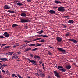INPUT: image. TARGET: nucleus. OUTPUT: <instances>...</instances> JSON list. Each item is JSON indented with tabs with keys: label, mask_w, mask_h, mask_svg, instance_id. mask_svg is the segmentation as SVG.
<instances>
[{
	"label": "nucleus",
	"mask_w": 78,
	"mask_h": 78,
	"mask_svg": "<svg viewBox=\"0 0 78 78\" xmlns=\"http://www.w3.org/2000/svg\"><path fill=\"white\" fill-rule=\"evenodd\" d=\"M57 69H59V70L60 71H62V72H66V69L61 66H58Z\"/></svg>",
	"instance_id": "f257e3e1"
},
{
	"label": "nucleus",
	"mask_w": 78,
	"mask_h": 78,
	"mask_svg": "<svg viewBox=\"0 0 78 78\" xmlns=\"http://www.w3.org/2000/svg\"><path fill=\"white\" fill-rule=\"evenodd\" d=\"M31 22V20H29V19L28 18H27V20L21 19L20 21V22H21V23H27V22Z\"/></svg>",
	"instance_id": "f03ea898"
},
{
	"label": "nucleus",
	"mask_w": 78,
	"mask_h": 78,
	"mask_svg": "<svg viewBox=\"0 0 78 78\" xmlns=\"http://www.w3.org/2000/svg\"><path fill=\"white\" fill-rule=\"evenodd\" d=\"M57 49L58 50L60 51H61V53H65L66 52V50L63 49V48H58Z\"/></svg>",
	"instance_id": "7ed1b4c3"
},
{
	"label": "nucleus",
	"mask_w": 78,
	"mask_h": 78,
	"mask_svg": "<svg viewBox=\"0 0 78 78\" xmlns=\"http://www.w3.org/2000/svg\"><path fill=\"white\" fill-rule=\"evenodd\" d=\"M56 39L57 40V43H59V42H61L62 41V38H61L60 37H56Z\"/></svg>",
	"instance_id": "20e7f679"
},
{
	"label": "nucleus",
	"mask_w": 78,
	"mask_h": 78,
	"mask_svg": "<svg viewBox=\"0 0 78 78\" xmlns=\"http://www.w3.org/2000/svg\"><path fill=\"white\" fill-rule=\"evenodd\" d=\"M54 74L57 77V78H60V76H59V73L57 72L56 71H54Z\"/></svg>",
	"instance_id": "39448f33"
},
{
	"label": "nucleus",
	"mask_w": 78,
	"mask_h": 78,
	"mask_svg": "<svg viewBox=\"0 0 78 78\" xmlns=\"http://www.w3.org/2000/svg\"><path fill=\"white\" fill-rule=\"evenodd\" d=\"M28 61L29 62H31L33 64H34V65H35V66H36L37 63L36 61H34V60H31L30 59H28Z\"/></svg>",
	"instance_id": "423d86ee"
},
{
	"label": "nucleus",
	"mask_w": 78,
	"mask_h": 78,
	"mask_svg": "<svg viewBox=\"0 0 78 78\" xmlns=\"http://www.w3.org/2000/svg\"><path fill=\"white\" fill-rule=\"evenodd\" d=\"M68 40L70 41H72V42H73V43H78V41H77L74 39H72L71 38L68 39Z\"/></svg>",
	"instance_id": "0eeeda50"
},
{
	"label": "nucleus",
	"mask_w": 78,
	"mask_h": 78,
	"mask_svg": "<svg viewBox=\"0 0 78 78\" xmlns=\"http://www.w3.org/2000/svg\"><path fill=\"white\" fill-rule=\"evenodd\" d=\"M49 12L51 14H55L56 13V12L55 10H50L49 11Z\"/></svg>",
	"instance_id": "6e6552de"
},
{
	"label": "nucleus",
	"mask_w": 78,
	"mask_h": 78,
	"mask_svg": "<svg viewBox=\"0 0 78 78\" xmlns=\"http://www.w3.org/2000/svg\"><path fill=\"white\" fill-rule=\"evenodd\" d=\"M65 68L67 70H69L71 68V66L70 65H66L65 66Z\"/></svg>",
	"instance_id": "1a4fd4ad"
},
{
	"label": "nucleus",
	"mask_w": 78,
	"mask_h": 78,
	"mask_svg": "<svg viewBox=\"0 0 78 78\" xmlns=\"http://www.w3.org/2000/svg\"><path fill=\"white\" fill-rule=\"evenodd\" d=\"M3 35L4 36H5V37H9V34L7 32H5L3 34Z\"/></svg>",
	"instance_id": "9d476101"
},
{
	"label": "nucleus",
	"mask_w": 78,
	"mask_h": 78,
	"mask_svg": "<svg viewBox=\"0 0 78 78\" xmlns=\"http://www.w3.org/2000/svg\"><path fill=\"white\" fill-rule=\"evenodd\" d=\"M31 50V48H26V49L24 50V52L25 53V52H27L28 51H29V50Z\"/></svg>",
	"instance_id": "9b49d317"
},
{
	"label": "nucleus",
	"mask_w": 78,
	"mask_h": 78,
	"mask_svg": "<svg viewBox=\"0 0 78 78\" xmlns=\"http://www.w3.org/2000/svg\"><path fill=\"white\" fill-rule=\"evenodd\" d=\"M4 8L5 9H10L11 8V7L9 6V5H5L4 6Z\"/></svg>",
	"instance_id": "f8f14e48"
},
{
	"label": "nucleus",
	"mask_w": 78,
	"mask_h": 78,
	"mask_svg": "<svg viewBox=\"0 0 78 78\" xmlns=\"http://www.w3.org/2000/svg\"><path fill=\"white\" fill-rule=\"evenodd\" d=\"M20 16H22V17H27V15H26V14L24 13H22L20 14Z\"/></svg>",
	"instance_id": "ddd939ff"
},
{
	"label": "nucleus",
	"mask_w": 78,
	"mask_h": 78,
	"mask_svg": "<svg viewBox=\"0 0 78 78\" xmlns=\"http://www.w3.org/2000/svg\"><path fill=\"white\" fill-rule=\"evenodd\" d=\"M0 59L2 61H8V58H0Z\"/></svg>",
	"instance_id": "4468645a"
},
{
	"label": "nucleus",
	"mask_w": 78,
	"mask_h": 78,
	"mask_svg": "<svg viewBox=\"0 0 78 78\" xmlns=\"http://www.w3.org/2000/svg\"><path fill=\"white\" fill-rule=\"evenodd\" d=\"M12 54H14V52H10L6 53V55L8 56H10V55H12Z\"/></svg>",
	"instance_id": "2eb2a0df"
},
{
	"label": "nucleus",
	"mask_w": 78,
	"mask_h": 78,
	"mask_svg": "<svg viewBox=\"0 0 78 78\" xmlns=\"http://www.w3.org/2000/svg\"><path fill=\"white\" fill-rule=\"evenodd\" d=\"M8 12H9L10 13H15V11H11L10 10H8L7 11Z\"/></svg>",
	"instance_id": "dca6fc26"
},
{
	"label": "nucleus",
	"mask_w": 78,
	"mask_h": 78,
	"mask_svg": "<svg viewBox=\"0 0 78 78\" xmlns=\"http://www.w3.org/2000/svg\"><path fill=\"white\" fill-rule=\"evenodd\" d=\"M65 11V9H64V7H61V9L60 11L62 12H64Z\"/></svg>",
	"instance_id": "f3484780"
},
{
	"label": "nucleus",
	"mask_w": 78,
	"mask_h": 78,
	"mask_svg": "<svg viewBox=\"0 0 78 78\" xmlns=\"http://www.w3.org/2000/svg\"><path fill=\"white\" fill-rule=\"evenodd\" d=\"M68 22L69 23H74V21L73 20H70L68 21Z\"/></svg>",
	"instance_id": "a211bd4d"
},
{
	"label": "nucleus",
	"mask_w": 78,
	"mask_h": 78,
	"mask_svg": "<svg viewBox=\"0 0 78 78\" xmlns=\"http://www.w3.org/2000/svg\"><path fill=\"white\" fill-rule=\"evenodd\" d=\"M37 36H39V37H41V36H42V37H48V36L47 35H37Z\"/></svg>",
	"instance_id": "6ab92c4d"
},
{
	"label": "nucleus",
	"mask_w": 78,
	"mask_h": 78,
	"mask_svg": "<svg viewBox=\"0 0 78 78\" xmlns=\"http://www.w3.org/2000/svg\"><path fill=\"white\" fill-rule=\"evenodd\" d=\"M70 34V33L68 32H67L65 34V36L66 37H68L69 36Z\"/></svg>",
	"instance_id": "aec40b11"
},
{
	"label": "nucleus",
	"mask_w": 78,
	"mask_h": 78,
	"mask_svg": "<svg viewBox=\"0 0 78 78\" xmlns=\"http://www.w3.org/2000/svg\"><path fill=\"white\" fill-rule=\"evenodd\" d=\"M18 25L16 24H13V25L12 26V28H15V27H18Z\"/></svg>",
	"instance_id": "412c9836"
},
{
	"label": "nucleus",
	"mask_w": 78,
	"mask_h": 78,
	"mask_svg": "<svg viewBox=\"0 0 78 78\" xmlns=\"http://www.w3.org/2000/svg\"><path fill=\"white\" fill-rule=\"evenodd\" d=\"M34 58L35 59H36V58H37L38 59H41V57L39 56L35 55L34 57Z\"/></svg>",
	"instance_id": "4be33fe9"
},
{
	"label": "nucleus",
	"mask_w": 78,
	"mask_h": 78,
	"mask_svg": "<svg viewBox=\"0 0 78 78\" xmlns=\"http://www.w3.org/2000/svg\"><path fill=\"white\" fill-rule=\"evenodd\" d=\"M17 5H18V6H23V4L20 2H18L17 3Z\"/></svg>",
	"instance_id": "5701e85b"
},
{
	"label": "nucleus",
	"mask_w": 78,
	"mask_h": 78,
	"mask_svg": "<svg viewBox=\"0 0 78 78\" xmlns=\"http://www.w3.org/2000/svg\"><path fill=\"white\" fill-rule=\"evenodd\" d=\"M40 75L42 77H44L45 76V73H44L43 72L42 73L40 74Z\"/></svg>",
	"instance_id": "b1692460"
},
{
	"label": "nucleus",
	"mask_w": 78,
	"mask_h": 78,
	"mask_svg": "<svg viewBox=\"0 0 78 78\" xmlns=\"http://www.w3.org/2000/svg\"><path fill=\"white\" fill-rule=\"evenodd\" d=\"M21 53H22L18 52H16L14 53V55H20V54H21Z\"/></svg>",
	"instance_id": "393cba45"
},
{
	"label": "nucleus",
	"mask_w": 78,
	"mask_h": 78,
	"mask_svg": "<svg viewBox=\"0 0 78 78\" xmlns=\"http://www.w3.org/2000/svg\"><path fill=\"white\" fill-rule=\"evenodd\" d=\"M54 2L55 3H61V2L58 1L57 0H55Z\"/></svg>",
	"instance_id": "a878e982"
},
{
	"label": "nucleus",
	"mask_w": 78,
	"mask_h": 78,
	"mask_svg": "<svg viewBox=\"0 0 78 78\" xmlns=\"http://www.w3.org/2000/svg\"><path fill=\"white\" fill-rule=\"evenodd\" d=\"M26 46H27V44H24L21 46V48H24L26 47Z\"/></svg>",
	"instance_id": "bb28decb"
},
{
	"label": "nucleus",
	"mask_w": 78,
	"mask_h": 78,
	"mask_svg": "<svg viewBox=\"0 0 78 78\" xmlns=\"http://www.w3.org/2000/svg\"><path fill=\"white\" fill-rule=\"evenodd\" d=\"M39 48H35L34 49H33L32 50V51H36V50H37V49H38Z\"/></svg>",
	"instance_id": "cd10ccee"
},
{
	"label": "nucleus",
	"mask_w": 78,
	"mask_h": 78,
	"mask_svg": "<svg viewBox=\"0 0 78 78\" xmlns=\"http://www.w3.org/2000/svg\"><path fill=\"white\" fill-rule=\"evenodd\" d=\"M44 32V31L43 30H41L40 31H39L37 32V33H39V34H42V33H43Z\"/></svg>",
	"instance_id": "c85d7f7f"
},
{
	"label": "nucleus",
	"mask_w": 78,
	"mask_h": 78,
	"mask_svg": "<svg viewBox=\"0 0 78 78\" xmlns=\"http://www.w3.org/2000/svg\"><path fill=\"white\" fill-rule=\"evenodd\" d=\"M24 42H27V44H28V43H30V42H31V41H28L27 40H25L24 41Z\"/></svg>",
	"instance_id": "c756f323"
},
{
	"label": "nucleus",
	"mask_w": 78,
	"mask_h": 78,
	"mask_svg": "<svg viewBox=\"0 0 78 78\" xmlns=\"http://www.w3.org/2000/svg\"><path fill=\"white\" fill-rule=\"evenodd\" d=\"M36 46V45L34 44H32L29 45V46H30L31 47H34Z\"/></svg>",
	"instance_id": "7c9ffc66"
},
{
	"label": "nucleus",
	"mask_w": 78,
	"mask_h": 78,
	"mask_svg": "<svg viewBox=\"0 0 78 78\" xmlns=\"http://www.w3.org/2000/svg\"><path fill=\"white\" fill-rule=\"evenodd\" d=\"M63 17L64 18H66V19H70V17H69L68 16H64Z\"/></svg>",
	"instance_id": "2f4dec72"
},
{
	"label": "nucleus",
	"mask_w": 78,
	"mask_h": 78,
	"mask_svg": "<svg viewBox=\"0 0 78 78\" xmlns=\"http://www.w3.org/2000/svg\"><path fill=\"white\" fill-rule=\"evenodd\" d=\"M4 38H5V37H3V35L0 36V39H4Z\"/></svg>",
	"instance_id": "473e14b6"
},
{
	"label": "nucleus",
	"mask_w": 78,
	"mask_h": 78,
	"mask_svg": "<svg viewBox=\"0 0 78 78\" xmlns=\"http://www.w3.org/2000/svg\"><path fill=\"white\" fill-rule=\"evenodd\" d=\"M40 42H45V40L44 39H42L41 40Z\"/></svg>",
	"instance_id": "72a5a7b5"
},
{
	"label": "nucleus",
	"mask_w": 78,
	"mask_h": 78,
	"mask_svg": "<svg viewBox=\"0 0 78 78\" xmlns=\"http://www.w3.org/2000/svg\"><path fill=\"white\" fill-rule=\"evenodd\" d=\"M0 65H1L0 69H1L2 68H3V65H2V63H0Z\"/></svg>",
	"instance_id": "f704fd0d"
},
{
	"label": "nucleus",
	"mask_w": 78,
	"mask_h": 78,
	"mask_svg": "<svg viewBox=\"0 0 78 78\" xmlns=\"http://www.w3.org/2000/svg\"><path fill=\"white\" fill-rule=\"evenodd\" d=\"M10 46H5V49H6V48H9L10 47Z\"/></svg>",
	"instance_id": "c9c22d12"
},
{
	"label": "nucleus",
	"mask_w": 78,
	"mask_h": 78,
	"mask_svg": "<svg viewBox=\"0 0 78 78\" xmlns=\"http://www.w3.org/2000/svg\"><path fill=\"white\" fill-rule=\"evenodd\" d=\"M41 45H42V44H41L36 45V46H37V47H40V46H41Z\"/></svg>",
	"instance_id": "e433bc0d"
},
{
	"label": "nucleus",
	"mask_w": 78,
	"mask_h": 78,
	"mask_svg": "<svg viewBox=\"0 0 78 78\" xmlns=\"http://www.w3.org/2000/svg\"><path fill=\"white\" fill-rule=\"evenodd\" d=\"M61 7H59L58 9V11H61Z\"/></svg>",
	"instance_id": "4c0bfd02"
},
{
	"label": "nucleus",
	"mask_w": 78,
	"mask_h": 78,
	"mask_svg": "<svg viewBox=\"0 0 78 78\" xmlns=\"http://www.w3.org/2000/svg\"><path fill=\"white\" fill-rule=\"evenodd\" d=\"M2 67H6V66H8V65H5L3 64V65H2Z\"/></svg>",
	"instance_id": "58836bf2"
},
{
	"label": "nucleus",
	"mask_w": 78,
	"mask_h": 78,
	"mask_svg": "<svg viewBox=\"0 0 78 78\" xmlns=\"http://www.w3.org/2000/svg\"><path fill=\"white\" fill-rule=\"evenodd\" d=\"M39 73H40V74L43 73L42 71V70L41 69H40L39 70Z\"/></svg>",
	"instance_id": "ea45409f"
},
{
	"label": "nucleus",
	"mask_w": 78,
	"mask_h": 78,
	"mask_svg": "<svg viewBox=\"0 0 78 78\" xmlns=\"http://www.w3.org/2000/svg\"><path fill=\"white\" fill-rule=\"evenodd\" d=\"M15 59H19V57L16 55Z\"/></svg>",
	"instance_id": "a19ab883"
},
{
	"label": "nucleus",
	"mask_w": 78,
	"mask_h": 78,
	"mask_svg": "<svg viewBox=\"0 0 78 78\" xmlns=\"http://www.w3.org/2000/svg\"><path fill=\"white\" fill-rule=\"evenodd\" d=\"M62 25L63 26V28H67V26H66L64 24H62Z\"/></svg>",
	"instance_id": "79ce46f5"
},
{
	"label": "nucleus",
	"mask_w": 78,
	"mask_h": 78,
	"mask_svg": "<svg viewBox=\"0 0 78 78\" xmlns=\"http://www.w3.org/2000/svg\"><path fill=\"white\" fill-rule=\"evenodd\" d=\"M17 76L19 77V78H23V77H21V76H20V75H19V74H17Z\"/></svg>",
	"instance_id": "37998d69"
},
{
	"label": "nucleus",
	"mask_w": 78,
	"mask_h": 78,
	"mask_svg": "<svg viewBox=\"0 0 78 78\" xmlns=\"http://www.w3.org/2000/svg\"><path fill=\"white\" fill-rule=\"evenodd\" d=\"M16 55L13 56L12 57V59L16 58Z\"/></svg>",
	"instance_id": "c03bdc74"
},
{
	"label": "nucleus",
	"mask_w": 78,
	"mask_h": 78,
	"mask_svg": "<svg viewBox=\"0 0 78 78\" xmlns=\"http://www.w3.org/2000/svg\"><path fill=\"white\" fill-rule=\"evenodd\" d=\"M30 55L31 58H33V54H30Z\"/></svg>",
	"instance_id": "a18cd8bd"
},
{
	"label": "nucleus",
	"mask_w": 78,
	"mask_h": 78,
	"mask_svg": "<svg viewBox=\"0 0 78 78\" xmlns=\"http://www.w3.org/2000/svg\"><path fill=\"white\" fill-rule=\"evenodd\" d=\"M48 53L49 55H51L52 54L51 53V52L49 51L48 52Z\"/></svg>",
	"instance_id": "49530a36"
},
{
	"label": "nucleus",
	"mask_w": 78,
	"mask_h": 78,
	"mask_svg": "<svg viewBox=\"0 0 78 78\" xmlns=\"http://www.w3.org/2000/svg\"><path fill=\"white\" fill-rule=\"evenodd\" d=\"M2 72H3V73L4 74L5 73V70H2Z\"/></svg>",
	"instance_id": "de8ad7c7"
},
{
	"label": "nucleus",
	"mask_w": 78,
	"mask_h": 78,
	"mask_svg": "<svg viewBox=\"0 0 78 78\" xmlns=\"http://www.w3.org/2000/svg\"><path fill=\"white\" fill-rule=\"evenodd\" d=\"M12 77H14V76H15V74H12Z\"/></svg>",
	"instance_id": "09e8293b"
},
{
	"label": "nucleus",
	"mask_w": 78,
	"mask_h": 78,
	"mask_svg": "<svg viewBox=\"0 0 78 78\" xmlns=\"http://www.w3.org/2000/svg\"><path fill=\"white\" fill-rule=\"evenodd\" d=\"M28 1V2H29V3H30V2H31V0H27Z\"/></svg>",
	"instance_id": "8fccbe9b"
},
{
	"label": "nucleus",
	"mask_w": 78,
	"mask_h": 78,
	"mask_svg": "<svg viewBox=\"0 0 78 78\" xmlns=\"http://www.w3.org/2000/svg\"><path fill=\"white\" fill-rule=\"evenodd\" d=\"M39 64H42V62H41L40 61H39Z\"/></svg>",
	"instance_id": "3c124183"
},
{
	"label": "nucleus",
	"mask_w": 78,
	"mask_h": 78,
	"mask_svg": "<svg viewBox=\"0 0 78 78\" xmlns=\"http://www.w3.org/2000/svg\"><path fill=\"white\" fill-rule=\"evenodd\" d=\"M37 41V39L36 38L33 41Z\"/></svg>",
	"instance_id": "603ef678"
},
{
	"label": "nucleus",
	"mask_w": 78,
	"mask_h": 78,
	"mask_svg": "<svg viewBox=\"0 0 78 78\" xmlns=\"http://www.w3.org/2000/svg\"><path fill=\"white\" fill-rule=\"evenodd\" d=\"M51 46V45L50 46H49V47H50V48H52L53 49V47H52Z\"/></svg>",
	"instance_id": "864d4df0"
},
{
	"label": "nucleus",
	"mask_w": 78,
	"mask_h": 78,
	"mask_svg": "<svg viewBox=\"0 0 78 78\" xmlns=\"http://www.w3.org/2000/svg\"><path fill=\"white\" fill-rule=\"evenodd\" d=\"M2 46H5V45H6V44H2Z\"/></svg>",
	"instance_id": "5fc2aeb1"
},
{
	"label": "nucleus",
	"mask_w": 78,
	"mask_h": 78,
	"mask_svg": "<svg viewBox=\"0 0 78 78\" xmlns=\"http://www.w3.org/2000/svg\"><path fill=\"white\" fill-rule=\"evenodd\" d=\"M42 66L43 67H45V65H44V63H42Z\"/></svg>",
	"instance_id": "6e6d98bb"
},
{
	"label": "nucleus",
	"mask_w": 78,
	"mask_h": 78,
	"mask_svg": "<svg viewBox=\"0 0 78 78\" xmlns=\"http://www.w3.org/2000/svg\"><path fill=\"white\" fill-rule=\"evenodd\" d=\"M54 9H56L58 8V7L54 6Z\"/></svg>",
	"instance_id": "4d7b16f0"
},
{
	"label": "nucleus",
	"mask_w": 78,
	"mask_h": 78,
	"mask_svg": "<svg viewBox=\"0 0 78 78\" xmlns=\"http://www.w3.org/2000/svg\"><path fill=\"white\" fill-rule=\"evenodd\" d=\"M17 3V1H15L14 2V3L16 4Z\"/></svg>",
	"instance_id": "13d9d810"
},
{
	"label": "nucleus",
	"mask_w": 78,
	"mask_h": 78,
	"mask_svg": "<svg viewBox=\"0 0 78 78\" xmlns=\"http://www.w3.org/2000/svg\"><path fill=\"white\" fill-rule=\"evenodd\" d=\"M37 41L38 40H40V39H41V38H37Z\"/></svg>",
	"instance_id": "bf43d9fd"
},
{
	"label": "nucleus",
	"mask_w": 78,
	"mask_h": 78,
	"mask_svg": "<svg viewBox=\"0 0 78 78\" xmlns=\"http://www.w3.org/2000/svg\"><path fill=\"white\" fill-rule=\"evenodd\" d=\"M16 47V46H12V47H13V48H15V47Z\"/></svg>",
	"instance_id": "052dcab7"
},
{
	"label": "nucleus",
	"mask_w": 78,
	"mask_h": 78,
	"mask_svg": "<svg viewBox=\"0 0 78 78\" xmlns=\"http://www.w3.org/2000/svg\"><path fill=\"white\" fill-rule=\"evenodd\" d=\"M16 47H18V46H19V44H18V45L16 44Z\"/></svg>",
	"instance_id": "680f3d73"
},
{
	"label": "nucleus",
	"mask_w": 78,
	"mask_h": 78,
	"mask_svg": "<svg viewBox=\"0 0 78 78\" xmlns=\"http://www.w3.org/2000/svg\"><path fill=\"white\" fill-rule=\"evenodd\" d=\"M16 47H18V46H19V44H18V45L16 44Z\"/></svg>",
	"instance_id": "e2e57ef3"
},
{
	"label": "nucleus",
	"mask_w": 78,
	"mask_h": 78,
	"mask_svg": "<svg viewBox=\"0 0 78 78\" xmlns=\"http://www.w3.org/2000/svg\"><path fill=\"white\" fill-rule=\"evenodd\" d=\"M6 73H9V71H8V70H7V71H6Z\"/></svg>",
	"instance_id": "0e129e2a"
},
{
	"label": "nucleus",
	"mask_w": 78,
	"mask_h": 78,
	"mask_svg": "<svg viewBox=\"0 0 78 78\" xmlns=\"http://www.w3.org/2000/svg\"><path fill=\"white\" fill-rule=\"evenodd\" d=\"M43 69H45V67H43Z\"/></svg>",
	"instance_id": "69168bd1"
},
{
	"label": "nucleus",
	"mask_w": 78,
	"mask_h": 78,
	"mask_svg": "<svg viewBox=\"0 0 78 78\" xmlns=\"http://www.w3.org/2000/svg\"><path fill=\"white\" fill-rule=\"evenodd\" d=\"M55 67H56V68L58 67V66L56 65V66H55Z\"/></svg>",
	"instance_id": "338daca9"
},
{
	"label": "nucleus",
	"mask_w": 78,
	"mask_h": 78,
	"mask_svg": "<svg viewBox=\"0 0 78 78\" xmlns=\"http://www.w3.org/2000/svg\"><path fill=\"white\" fill-rule=\"evenodd\" d=\"M48 78H51V77H50V76H48Z\"/></svg>",
	"instance_id": "774afa93"
}]
</instances>
